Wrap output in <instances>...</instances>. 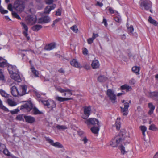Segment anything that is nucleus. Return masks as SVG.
I'll list each match as a JSON object with an SVG mask.
<instances>
[{
    "label": "nucleus",
    "instance_id": "obj_47",
    "mask_svg": "<svg viewBox=\"0 0 158 158\" xmlns=\"http://www.w3.org/2000/svg\"><path fill=\"white\" fill-rule=\"evenodd\" d=\"M0 80H4V76L3 74L2 70L0 69Z\"/></svg>",
    "mask_w": 158,
    "mask_h": 158
},
{
    "label": "nucleus",
    "instance_id": "obj_7",
    "mask_svg": "<svg viewBox=\"0 0 158 158\" xmlns=\"http://www.w3.org/2000/svg\"><path fill=\"white\" fill-rule=\"evenodd\" d=\"M145 94L148 97L150 98L155 101H158V91H155L152 92L147 91L145 92Z\"/></svg>",
    "mask_w": 158,
    "mask_h": 158
},
{
    "label": "nucleus",
    "instance_id": "obj_45",
    "mask_svg": "<svg viewBox=\"0 0 158 158\" xmlns=\"http://www.w3.org/2000/svg\"><path fill=\"white\" fill-rule=\"evenodd\" d=\"M16 119L19 121L23 120V115L20 114L17 115L16 117Z\"/></svg>",
    "mask_w": 158,
    "mask_h": 158
},
{
    "label": "nucleus",
    "instance_id": "obj_10",
    "mask_svg": "<svg viewBox=\"0 0 158 158\" xmlns=\"http://www.w3.org/2000/svg\"><path fill=\"white\" fill-rule=\"evenodd\" d=\"M27 86L26 85H20L18 89L19 92V96H22L27 94Z\"/></svg>",
    "mask_w": 158,
    "mask_h": 158
},
{
    "label": "nucleus",
    "instance_id": "obj_6",
    "mask_svg": "<svg viewBox=\"0 0 158 158\" xmlns=\"http://www.w3.org/2000/svg\"><path fill=\"white\" fill-rule=\"evenodd\" d=\"M106 94L112 103H114L116 102V95L112 90L108 89L107 91Z\"/></svg>",
    "mask_w": 158,
    "mask_h": 158
},
{
    "label": "nucleus",
    "instance_id": "obj_58",
    "mask_svg": "<svg viewBox=\"0 0 158 158\" xmlns=\"http://www.w3.org/2000/svg\"><path fill=\"white\" fill-rule=\"evenodd\" d=\"M56 89L57 90L61 93L64 92L65 89H63L60 87H57Z\"/></svg>",
    "mask_w": 158,
    "mask_h": 158
},
{
    "label": "nucleus",
    "instance_id": "obj_1",
    "mask_svg": "<svg viewBox=\"0 0 158 158\" xmlns=\"http://www.w3.org/2000/svg\"><path fill=\"white\" fill-rule=\"evenodd\" d=\"M125 133L123 134L122 132H121L118 135L115 137L110 141V145L113 147H115L122 143L125 136Z\"/></svg>",
    "mask_w": 158,
    "mask_h": 158
},
{
    "label": "nucleus",
    "instance_id": "obj_31",
    "mask_svg": "<svg viewBox=\"0 0 158 158\" xmlns=\"http://www.w3.org/2000/svg\"><path fill=\"white\" fill-rule=\"evenodd\" d=\"M132 70L137 74H139V68L137 66H134L132 68Z\"/></svg>",
    "mask_w": 158,
    "mask_h": 158
},
{
    "label": "nucleus",
    "instance_id": "obj_42",
    "mask_svg": "<svg viewBox=\"0 0 158 158\" xmlns=\"http://www.w3.org/2000/svg\"><path fill=\"white\" fill-rule=\"evenodd\" d=\"M32 112L34 114H41L40 112L35 107L33 108Z\"/></svg>",
    "mask_w": 158,
    "mask_h": 158
},
{
    "label": "nucleus",
    "instance_id": "obj_35",
    "mask_svg": "<svg viewBox=\"0 0 158 158\" xmlns=\"http://www.w3.org/2000/svg\"><path fill=\"white\" fill-rule=\"evenodd\" d=\"M120 119L118 118L116 120L115 125L116 129L118 130L120 127Z\"/></svg>",
    "mask_w": 158,
    "mask_h": 158
},
{
    "label": "nucleus",
    "instance_id": "obj_18",
    "mask_svg": "<svg viewBox=\"0 0 158 158\" xmlns=\"http://www.w3.org/2000/svg\"><path fill=\"white\" fill-rule=\"evenodd\" d=\"M21 107L22 108L25 109L28 112H29L32 109L33 106L31 103H29L25 104Z\"/></svg>",
    "mask_w": 158,
    "mask_h": 158
},
{
    "label": "nucleus",
    "instance_id": "obj_29",
    "mask_svg": "<svg viewBox=\"0 0 158 158\" xmlns=\"http://www.w3.org/2000/svg\"><path fill=\"white\" fill-rule=\"evenodd\" d=\"M100 125L93 126L91 128L92 132L94 134H97L99 130Z\"/></svg>",
    "mask_w": 158,
    "mask_h": 158
},
{
    "label": "nucleus",
    "instance_id": "obj_37",
    "mask_svg": "<svg viewBox=\"0 0 158 158\" xmlns=\"http://www.w3.org/2000/svg\"><path fill=\"white\" fill-rule=\"evenodd\" d=\"M107 8H108V10L110 14H115V15L118 14V12L117 11L114 10L112 7H108Z\"/></svg>",
    "mask_w": 158,
    "mask_h": 158
},
{
    "label": "nucleus",
    "instance_id": "obj_13",
    "mask_svg": "<svg viewBox=\"0 0 158 158\" xmlns=\"http://www.w3.org/2000/svg\"><path fill=\"white\" fill-rule=\"evenodd\" d=\"M46 140L48 143H49L51 145L58 148H62L63 147L62 145L58 142H56L54 143L53 141L49 137H46L45 138Z\"/></svg>",
    "mask_w": 158,
    "mask_h": 158
},
{
    "label": "nucleus",
    "instance_id": "obj_25",
    "mask_svg": "<svg viewBox=\"0 0 158 158\" xmlns=\"http://www.w3.org/2000/svg\"><path fill=\"white\" fill-rule=\"evenodd\" d=\"M148 106L150 109L148 113L149 114H151L153 113V111L155 108V106L151 103H149L148 104Z\"/></svg>",
    "mask_w": 158,
    "mask_h": 158
},
{
    "label": "nucleus",
    "instance_id": "obj_62",
    "mask_svg": "<svg viewBox=\"0 0 158 158\" xmlns=\"http://www.w3.org/2000/svg\"><path fill=\"white\" fill-rule=\"evenodd\" d=\"M19 111L18 110H12L10 111V113L12 114H17L18 112Z\"/></svg>",
    "mask_w": 158,
    "mask_h": 158
},
{
    "label": "nucleus",
    "instance_id": "obj_53",
    "mask_svg": "<svg viewBox=\"0 0 158 158\" xmlns=\"http://www.w3.org/2000/svg\"><path fill=\"white\" fill-rule=\"evenodd\" d=\"M120 149L122 153L123 154H124L126 153V152L125 150V148L122 145L121 146Z\"/></svg>",
    "mask_w": 158,
    "mask_h": 158
},
{
    "label": "nucleus",
    "instance_id": "obj_4",
    "mask_svg": "<svg viewBox=\"0 0 158 158\" xmlns=\"http://www.w3.org/2000/svg\"><path fill=\"white\" fill-rule=\"evenodd\" d=\"M139 5L142 10H148L151 8L152 3L149 0H145L141 2L140 3Z\"/></svg>",
    "mask_w": 158,
    "mask_h": 158
},
{
    "label": "nucleus",
    "instance_id": "obj_55",
    "mask_svg": "<svg viewBox=\"0 0 158 158\" xmlns=\"http://www.w3.org/2000/svg\"><path fill=\"white\" fill-rule=\"evenodd\" d=\"M94 40V38L92 37L89 38L87 40V42L89 44H90L93 42Z\"/></svg>",
    "mask_w": 158,
    "mask_h": 158
},
{
    "label": "nucleus",
    "instance_id": "obj_49",
    "mask_svg": "<svg viewBox=\"0 0 158 158\" xmlns=\"http://www.w3.org/2000/svg\"><path fill=\"white\" fill-rule=\"evenodd\" d=\"M6 148V146L3 144H0V152H2Z\"/></svg>",
    "mask_w": 158,
    "mask_h": 158
},
{
    "label": "nucleus",
    "instance_id": "obj_12",
    "mask_svg": "<svg viewBox=\"0 0 158 158\" xmlns=\"http://www.w3.org/2000/svg\"><path fill=\"white\" fill-rule=\"evenodd\" d=\"M10 75L11 77L17 82H20L21 79L18 71L12 73Z\"/></svg>",
    "mask_w": 158,
    "mask_h": 158
},
{
    "label": "nucleus",
    "instance_id": "obj_24",
    "mask_svg": "<svg viewBox=\"0 0 158 158\" xmlns=\"http://www.w3.org/2000/svg\"><path fill=\"white\" fill-rule=\"evenodd\" d=\"M55 99L56 100L60 102H62L64 101L72 99V98H64L58 96H56L55 97Z\"/></svg>",
    "mask_w": 158,
    "mask_h": 158
},
{
    "label": "nucleus",
    "instance_id": "obj_43",
    "mask_svg": "<svg viewBox=\"0 0 158 158\" xmlns=\"http://www.w3.org/2000/svg\"><path fill=\"white\" fill-rule=\"evenodd\" d=\"M0 93L1 95L3 97L6 98L8 97L9 96V95L2 90H0Z\"/></svg>",
    "mask_w": 158,
    "mask_h": 158
},
{
    "label": "nucleus",
    "instance_id": "obj_27",
    "mask_svg": "<svg viewBox=\"0 0 158 158\" xmlns=\"http://www.w3.org/2000/svg\"><path fill=\"white\" fill-rule=\"evenodd\" d=\"M121 89L122 90H126V91L127 92L129 91L132 89L131 87L127 84H125L121 86Z\"/></svg>",
    "mask_w": 158,
    "mask_h": 158
},
{
    "label": "nucleus",
    "instance_id": "obj_3",
    "mask_svg": "<svg viewBox=\"0 0 158 158\" xmlns=\"http://www.w3.org/2000/svg\"><path fill=\"white\" fill-rule=\"evenodd\" d=\"M85 123L86 124L88 127H89L91 126H98L99 125V123L98 120L94 118H89L86 119V120L84 121Z\"/></svg>",
    "mask_w": 158,
    "mask_h": 158
},
{
    "label": "nucleus",
    "instance_id": "obj_16",
    "mask_svg": "<svg viewBox=\"0 0 158 158\" xmlns=\"http://www.w3.org/2000/svg\"><path fill=\"white\" fill-rule=\"evenodd\" d=\"M14 7L17 11L19 12H21L23 10L24 8L23 5L22 4H18L17 3H15V4Z\"/></svg>",
    "mask_w": 158,
    "mask_h": 158
},
{
    "label": "nucleus",
    "instance_id": "obj_41",
    "mask_svg": "<svg viewBox=\"0 0 158 158\" xmlns=\"http://www.w3.org/2000/svg\"><path fill=\"white\" fill-rule=\"evenodd\" d=\"M56 127L59 130H65L67 129V127L64 125H57L56 126Z\"/></svg>",
    "mask_w": 158,
    "mask_h": 158
},
{
    "label": "nucleus",
    "instance_id": "obj_23",
    "mask_svg": "<svg viewBox=\"0 0 158 158\" xmlns=\"http://www.w3.org/2000/svg\"><path fill=\"white\" fill-rule=\"evenodd\" d=\"M29 50H21L20 52L22 56V59L24 60L25 61H27L28 60V58L25 56L26 52H28Z\"/></svg>",
    "mask_w": 158,
    "mask_h": 158
},
{
    "label": "nucleus",
    "instance_id": "obj_8",
    "mask_svg": "<svg viewBox=\"0 0 158 158\" xmlns=\"http://www.w3.org/2000/svg\"><path fill=\"white\" fill-rule=\"evenodd\" d=\"M125 100H122L121 102L122 103H124V107H121V111L123 113V114L124 115H127L128 114V109L129 107V103L128 102H125Z\"/></svg>",
    "mask_w": 158,
    "mask_h": 158
},
{
    "label": "nucleus",
    "instance_id": "obj_36",
    "mask_svg": "<svg viewBox=\"0 0 158 158\" xmlns=\"http://www.w3.org/2000/svg\"><path fill=\"white\" fill-rule=\"evenodd\" d=\"M115 15L116 16L114 18L115 20L118 23H121V19L120 16L118 15V14H116Z\"/></svg>",
    "mask_w": 158,
    "mask_h": 158
},
{
    "label": "nucleus",
    "instance_id": "obj_28",
    "mask_svg": "<svg viewBox=\"0 0 158 158\" xmlns=\"http://www.w3.org/2000/svg\"><path fill=\"white\" fill-rule=\"evenodd\" d=\"M42 28V26L40 25H35L32 27V29L35 31H37Z\"/></svg>",
    "mask_w": 158,
    "mask_h": 158
},
{
    "label": "nucleus",
    "instance_id": "obj_40",
    "mask_svg": "<svg viewBox=\"0 0 158 158\" xmlns=\"http://www.w3.org/2000/svg\"><path fill=\"white\" fill-rule=\"evenodd\" d=\"M70 29L73 32L76 33H77L78 31L77 27L76 25H74L72 26Z\"/></svg>",
    "mask_w": 158,
    "mask_h": 158
},
{
    "label": "nucleus",
    "instance_id": "obj_38",
    "mask_svg": "<svg viewBox=\"0 0 158 158\" xmlns=\"http://www.w3.org/2000/svg\"><path fill=\"white\" fill-rule=\"evenodd\" d=\"M128 30V31L130 32H132L134 31V28L132 25H131L129 27V24L127 23L126 24Z\"/></svg>",
    "mask_w": 158,
    "mask_h": 158
},
{
    "label": "nucleus",
    "instance_id": "obj_46",
    "mask_svg": "<svg viewBox=\"0 0 158 158\" xmlns=\"http://www.w3.org/2000/svg\"><path fill=\"white\" fill-rule=\"evenodd\" d=\"M12 15L13 17L16 18L18 19H21V18L16 13L13 12H12Z\"/></svg>",
    "mask_w": 158,
    "mask_h": 158
},
{
    "label": "nucleus",
    "instance_id": "obj_15",
    "mask_svg": "<svg viewBox=\"0 0 158 158\" xmlns=\"http://www.w3.org/2000/svg\"><path fill=\"white\" fill-rule=\"evenodd\" d=\"M24 118L26 122L31 124L34 122L35 121V118L31 116H25Z\"/></svg>",
    "mask_w": 158,
    "mask_h": 158
},
{
    "label": "nucleus",
    "instance_id": "obj_5",
    "mask_svg": "<svg viewBox=\"0 0 158 158\" xmlns=\"http://www.w3.org/2000/svg\"><path fill=\"white\" fill-rule=\"evenodd\" d=\"M26 23L29 25H32L35 23L37 21L36 16L35 15H31L27 16L25 19Z\"/></svg>",
    "mask_w": 158,
    "mask_h": 158
},
{
    "label": "nucleus",
    "instance_id": "obj_56",
    "mask_svg": "<svg viewBox=\"0 0 158 158\" xmlns=\"http://www.w3.org/2000/svg\"><path fill=\"white\" fill-rule=\"evenodd\" d=\"M6 66V62H2L0 63V67H4Z\"/></svg>",
    "mask_w": 158,
    "mask_h": 158
},
{
    "label": "nucleus",
    "instance_id": "obj_39",
    "mask_svg": "<svg viewBox=\"0 0 158 158\" xmlns=\"http://www.w3.org/2000/svg\"><path fill=\"white\" fill-rule=\"evenodd\" d=\"M31 71L35 77H38V72L33 67L31 68Z\"/></svg>",
    "mask_w": 158,
    "mask_h": 158
},
{
    "label": "nucleus",
    "instance_id": "obj_64",
    "mask_svg": "<svg viewBox=\"0 0 158 158\" xmlns=\"http://www.w3.org/2000/svg\"><path fill=\"white\" fill-rule=\"evenodd\" d=\"M8 9L11 11H12L13 9L12 7V6L11 4H9L8 6Z\"/></svg>",
    "mask_w": 158,
    "mask_h": 158
},
{
    "label": "nucleus",
    "instance_id": "obj_44",
    "mask_svg": "<svg viewBox=\"0 0 158 158\" xmlns=\"http://www.w3.org/2000/svg\"><path fill=\"white\" fill-rule=\"evenodd\" d=\"M44 23H47L49 22L50 21V19L48 16L43 17Z\"/></svg>",
    "mask_w": 158,
    "mask_h": 158
},
{
    "label": "nucleus",
    "instance_id": "obj_17",
    "mask_svg": "<svg viewBox=\"0 0 158 158\" xmlns=\"http://www.w3.org/2000/svg\"><path fill=\"white\" fill-rule=\"evenodd\" d=\"M56 47V44L54 43H52L46 45L45 48L44 49L49 51L54 49Z\"/></svg>",
    "mask_w": 158,
    "mask_h": 158
},
{
    "label": "nucleus",
    "instance_id": "obj_11",
    "mask_svg": "<svg viewBox=\"0 0 158 158\" xmlns=\"http://www.w3.org/2000/svg\"><path fill=\"white\" fill-rule=\"evenodd\" d=\"M20 24L22 27L23 34L26 37L27 40H29L30 37L28 36V27L27 26L25 23L23 22H21Z\"/></svg>",
    "mask_w": 158,
    "mask_h": 158
},
{
    "label": "nucleus",
    "instance_id": "obj_30",
    "mask_svg": "<svg viewBox=\"0 0 158 158\" xmlns=\"http://www.w3.org/2000/svg\"><path fill=\"white\" fill-rule=\"evenodd\" d=\"M7 103L10 106H15L17 105L16 103L14 101L10 99H8L7 100Z\"/></svg>",
    "mask_w": 158,
    "mask_h": 158
},
{
    "label": "nucleus",
    "instance_id": "obj_57",
    "mask_svg": "<svg viewBox=\"0 0 158 158\" xmlns=\"http://www.w3.org/2000/svg\"><path fill=\"white\" fill-rule=\"evenodd\" d=\"M83 53L84 55H87L88 54V51L87 49L85 48L83 50Z\"/></svg>",
    "mask_w": 158,
    "mask_h": 158
},
{
    "label": "nucleus",
    "instance_id": "obj_52",
    "mask_svg": "<svg viewBox=\"0 0 158 158\" xmlns=\"http://www.w3.org/2000/svg\"><path fill=\"white\" fill-rule=\"evenodd\" d=\"M0 108L2 109V110H3L6 111L8 112L9 111L8 109L6 107H5L4 106H3V105H2L0 107Z\"/></svg>",
    "mask_w": 158,
    "mask_h": 158
},
{
    "label": "nucleus",
    "instance_id": "obj_48",
    "mask_svg": "<svg viewBox=\"0 0 158 158\" xmlns=\"http://www.w3.org/2000/svg\"><path fill=\"white\" fill-rule=\"evenodd\" d=\"M0 12L1 13L4 14L5 13H7L8 12V11L7 10H4L2 7V6H0Z\"/></svg>",
    "mask_w": 158,
    "mask_h": 158
},
{
    "label": "nucleus",
    "instance_id": "obj_32",
    "mask_svg": "<svg viewBox=\"0 0 158 158\" xmlns=\"http://www.w3.org/2000/svg\"><path fill=\"white\" fill-rule=\"evenodd\" d=\"M148 21L151 23L153 24L155 26L157 25V22L152 19L151 17L149 16L148 19Z\"/></svg>",
    "mask_w": 158,
    "mask_h": 158
},
{
    "label": "nucleus",
    "instance_id": "obj_26",
    "mask_svg": "<svg viewBox=\"0 0 158 158\" xmlns=\"http://www.w3.org/2000/svg\"><path fill=\"white\" fill-rule=\"evenodd\" d=\"M107 80V78L104 75H100L98 78V81L100 82H104Z\"/></svg>",
    "mask_w": 158,
    "mask_h": 158
},
{
    "label": "nucleus",
    "instance_id": "obj_19",
    "mask_svg": "<svg viewBox=\"0 0 158 158\" xmlns=\"http://www.w3.org/2000/svg\"><path fill=\"white\" fill-rule=\"evenodd\" d=\"M56 7V5L55 4L51 6H46L45 9L44 11V13L45 14H48L49 13L50 11L54 9Z\"/></svg>",
    "mask_w": 158,
    "mask_h": 158
},
{
    "label": "nucleus",
    "instance_id": "obj_20",
    "mask_svg": "<svg viewBox=\"0 0 158 158\" xmlns=\"http://www.w3.org/2000/svg\"><path fill=\"white\" fill-rule=\"evenodd\" d=\"M100 64L98 60H95L92 61L91 66L94 69H98L99 68Z\"/></svg>",
    "mask_w": 158,
    "mask_h": 158
},
{
    "label": "nucleus",
    "instance_id": "obj_14",
    "mask_svg": "<svg viewBox=\"0 0 158 158\" xmlns=\"http://www.w3.org/2000/svg\"><path fill=\"white\" fill-rule=\"evenodd\" d=\"M11 93L12 94L14 97H17L19 96V90L15 86H12L11 88Z\"/></svg>",
    "mask_w": 158,
    "mask_h": 158
},
{
    "label": "nucleus",
    "instance_id": "obj_21",
    "mask_svg": "<svg viewBox=\"0 0 158 158\" xmlns=\"http://www.w3.org/2000/svg\"><path fill=\"white\" fill-rule=\"evenodd\" d=\"M8 70L10 74L18 71L15 66H9L8 68Z\"/></svg>",
    "mask_w": 158,
    "mask_h": 158
},
{
    "label": "nucleus",
    "instance_id": "obj_51",
    "mask_svg": "<svg viewBox=\"0 0 158 158\" xmlns=\"http://www.w3.org/2000/svg\"><path fill=\"white\" fill-rule=\"evenodd\" d=\"M95 5L96 6H98L100 7H102L103 6V4L99 1H97L96 3L95 4Z\"/></svg>",
    "mask_w": 158,
    "mask_h": 158
},
{
    "label": "nucleus",
    "instance_id": "obj_33",
    "mask_svg": "<svg viewBox=\"0 0 158 158\" xmlns=\"http://www.w3.org/2000/svg\"><path fill=\"white\" fill-rule=\"evenodd\" d=\"M140 128L142 132V134L144 136H145V132L147 130V127L145 126H141L140 127Z\"/></svg>",
    "mask_w": 158,
    "mask_h": 158
},
{
    "label": "nucleus",
    "instance_id": "obj_50",
    "mask_svg": "<svg viewBox=\"0 0 158 158\" xmlns=\"http://www.w3.org/2000/svg\"><path fill=\"white\" fill-rule=\"evenodd\" d=\"M81 140L84 142V144H86L88 141V139L86 136H84L83 138H81Z\"/></svg>",
    "mask_w": 158,
    "mask_h": 158
},
{
    "label": "nucleus",
    "instance_id": "obj_59",
    "mask_svg": "<svg viewBox=\"0 0 158 158\" xmlns=\"http://www.w3.org/2000/svg\"><path fill=\"white\" fill-rule=\"evenodd\" d=\"M44 20L43 17H42L41 18H40L38 20V23H44Z\"/></svg>",
    "mask_w": 158,
    "mask_h": 158
},
{
    "label": "nucleus",
    "instance_id": "obj_63",
    "mask_svg": "<svg viewBox=\"0 0 158 158\" xmlns=\"http://www.w3.org/2000/svg\"><path fill=\"white\" fill-rule=\"evenodd\" d=\"M61 15V12L60 10H58L57 11H56V15L57 16H60Z\"/></svg>",
    "mask_w": 158,
    "mask_h": 158
},
{
    "label": "nucleus",
    "instance_id": "obj_9",
    "mask_svg": "<svg viewBox=\"0 0 158 158\" xmlns=\"http://www.w3.org/2000/svg\"><path fill=\"white\" fill-rule=\"evenodd\" d=\"M91 110V108L89 106L84 107V115H82V118L85 119H87L90 114Z\"/></svg>",
    "mask_w": 158,
    "mask_h": 158
},
{
    "label": "nucleus",
    "instance_id": "obj_61",
    "mask_svg": "<svg viewBox=\"0 0 158 158\" xmlns=\"http://www.w3.org/2000/svg\"><path fill=\"white\" fill-rule=\"evenodd\" d=\"M103 23L104 24V25L106 27H107V21L105 18H103Z\"/></svg>",
    "mask_w": 158,
    "mask_h": 158
},
{
    "label": "nucleus",
    "instance_id": "obj_2",
    "mask_svg": "<svg viewBox=\"0 0 158 158\" xmlns=\"http://www.w3.org/2000/svg\"><path fill=\"white\" fill-rule=\"evenodd\" d=\"M40 101L44 106H47L48 108L50 109L51 110H53V109L56 108V106L55 102L52 100H41Z\"/></svg>",
    "mask_w": 158,
    "mask_h": 158
},
{
    "label": "nucleus",
    "instance_id": "obj_34",
    "mask_svg": "<svg viewBox=\"0 0 158 158\" xmlns=\"http://www.w3.org/2000/svg\"><path fill=\"white\" fill-rule=\"evenodd\" d=\"M149 129L152 131H156L158 130V128L154 124H152L149 126Z\"/></svg>",
    "mask_w": 158,
    "mask_h": 158
},
{
    "label": "nucleus",
    "instance_id": "obj_54",
    "mask_svg": "<svg viewBox=\"0 0 158 158\" xmlns=\"http://www.w3.org/2000/svg\"><path fill=\"white\" fill-rule=\"evenodd\" d=\"M3 152L6 155H7L8 156H10V153L5 148L3 151L2 152Z\"/></svg>",
    "mask_w": 158,
    "mask_h": 158
},
{
    "label": "nucleus",
    "instance_id": "obj_60",
    "mask_svg": "<svg viewBox=\"0 0 158 158\" xmlns=\"http://www.w3.org/2000/svg\"><path fill=\"white\" fill-rule=\"evenodd\" d=\"M135 81L134 79H132L130 81L131 85H134L135 83Z\"/></svg>",
    "mask_w": 158,
    "mask_h": 158
},
{
    "label": "nucleus",
    "instance_id": "obj_22",
    "mask_svg": "<svg viewBox=\"0 0 158 158\" xmlns=\"http://www.w3.org/2000/svg\"><path fill=\"white\" fill-rule=\"evenodd\" d=\"M70 63L71 65L76 68H78L80 66V64L75 59H72L70 61Z\"/></svg>",
    "mask_w": 158,
    "mask_h": 158
}]
</instances>
